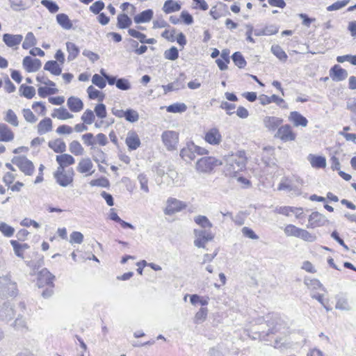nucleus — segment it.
Segmentation results:
<instances>
[{
    "instance_id": "obj_42",
    "label": "nucleus",
    "mask_w": 356,
    "mask_h": 356,
    "mask_svg": "<svg viewBox=\"0 0 356 356\" xmlns=\"http://www.w3.org/2000/svg\"><path fill=\"white\" fill-rule=\"evenodd\" d=\"M194 221L196 224L200 225L202 229H211L213 224L210 222L208 218L205 216H197L194 218Z\"/></svg>"
},
{
    "instance_id": "obj_8",
    "label": "nucleus",
    "mask_w": 356,
    "mask_h": 356,
    "mask_svg": "<svg viewBox=\"0 0 356 356\" xmlns=\"http://www.w3.org/2000/svg\"><path fill=\"white\" fill-rule=\"evenodd\" d=\"M329 222L325 216L318 211H314L309 216L307 227L314 229L324 226L329 223Z\"/></svg>"
},
{
    "instance_id": "obj_23",
    "label": "nucleus",
    "mask_w": 356,
    "mask_h": 356,
    "mask_svg": "<svg viewBox=\"0 0 356 356\" xmlns=\"http://www.w3.org/2000/svg\"><path fill=\"white\" fill-rule=\"evenodd\" d=\"M23 39L20 34L13 35L10 33H5L3 35V41L9 47H13L19 44Z\"/></svg>"
},
{
    "instance_id": "obj_26",
    "label": "nucleus",
    "mask_w": 356,
    "mask_h": 356,
    "mask_svg": "<svg viewBox=\"0 0 356 356\" xmlns=\"http://www.w3.org/2000/svg\"><path fill=\"white\" fill-rule=\"evenodd\" d=\"M14 138V134L8 126L4 123H0V141L9 142Z\"/></svg>"
},
{
    "instance_id": "obj_12",
    "label": "nucleus",
    "mask_w": 356,
    "mask_h": 356,
    "mask_svg": "<svg viewBox=\"0 0 356 356\" xmlns=\"http://www.w3.org/2000/svg\"><path fill=\"white\" fill-rule=\"evenodd\" d=\"M24 69L28 72H34L39 70L42 63L38 58H32L31 56H25L22 61Z\"/></svg>"
},
{
    "instance_id": "obj_59",
    "label": "nucleus",
    "mask_w": 356,
    "mask_h": 356,
    "mask_svg": "<svg viewBox=\"0 0 356 356\" xmlns=\"http://www.w3.org/2000/svg\"><path fill=\"white\" fill-rule=\"evenodd\" d=\"M83 241V235L81 232L74 231L70 236V243L71 244L77 243L81 244Z\"/></svg>"
},
{
    "instance_id": "obj_18",
    "label": "nucleus",
    "mask_w": 356,
    "mask_h": 356,
    "mask_svg": "<svg viewBox=\"0 0 356 356\" xmlns=\"http://www.w3.org/2000/svg\"><path fill=\"white\" fill-rule=\"evenodd\" d=\"M185 74L184 73H181L179 76L172 83H168L166 86H163V88L164 90L165 93L172 90H178L181 88H184V79Z\"/></svg>"
},
{
    "instance_id": "obj_52",
    "label": "nucleus",
    "mask_w": 356,
    "mask_h": 356,
    "mask_svg": "<svg viewBox=\"0 0 356 356\" xmlns=\"http://www.w3.org/2000/svg\"><path fill=\"white\" fill-rule=\"evenodd\" d=\"M124 118L127 121L134 123L138 120V113L131 108H128L125 111Z\"/></svg>"
},
{
    "instance_id": "obj_57",
    "label": "nucleus",
    "mask_w": 356,
    "mask_h": 356,
    "mask_svg": "<svg viewBox=\"0 0 356 356\" xmlns=\"http://www.w3.org/2000/svg\"><path fill=\"white\" fill-rule=\"evenodd\" d=\"M298 238L310 243L314 242L317 239V237L315 234H312L303 229H301Z\"/></svg>"
},
{
    "instance_id": "obj_22",
    "label": "nucleus",
    "mask_w": 356,
    "mask_h": 356,
    "mask_svg": "<svg viewBox=\"0 0 356 356\" xmlns=\"http://www.w3.org/2000/svg\"><path fill=\"white\" fill-rule=\"evenodd\" d=\"M11 8L15 11L24 10L33 4L34 0H8Z\"/></svg>"
},
{
    "instance_id": "obj_1",
    "label": "nucleus",
    "mask_w": 356,
    "mask_h": 356,
    "mask_svg": "<svg viewBox=\"0 0 356 356\" xmlns=\"http://www.w3.org/2000/svg\"><path fill=\"white\" fill-rule=\"evenodd\" d=\"M266 325L268 329L266 332L264 330L254 332L253 339H259L262 341H270L269 339L272 335L279 332L282 327L280 323V319L277 315H273L270 318L267 316Z\"/></svg>"
},
{
    "instance_id": "obj_48",
    "label": "nucleus",
    "mask_w": 356,
    "mask_h": 356,
    "mask_svg": "<svg viewBox=\"0 0 356 356\" xmlns=\"http://www.w3.org/2000/svg\"><path fill=\"white\" fill-rule=\"evenodd\" d=\"M69 149L71 153L76 156L83 155L84 152L83 147L77 140H73L70 143Z\"/></svg>"
},
{
    "instance_id": "obj_61",
    "label": "nucleus",
    "mask_w": 356,
    "mask_h": 356,
    "mask_svg": "<svg viewBox=\"0 0 356 356\" xmlns=\"http://www.w3.org/2000/svg\"><path fill=\"white\" fill-rule=\"evenodd\" d=\"M301 228L297 227L293 225H288L285 229L284 232L287 236H293L299 237Z\"/></svg>"
},
{
    "instance_id": "obj_3",
    "label": "nucleus",
    "mask_w": 356,
    "mask_h": 356,
    "mask_svg": "<svg viewBox=\"0 0 356 356\" xmlns=\"http://www.w3.org/2000/svg\"><path fill=\"white\" fill-rule=\"evenodd\" d=\"M18 293L16 282L11 280L9 275L0 277V296L14 297Z\"/></svg>"
},
{
    "instance_id": "obj_37",
    "label": "nucleus",
    "mask_w": 356,
    "mask_h": 356,
    "mask_svg": "<svg viewBox=\"0 0 356 356\" xmlns=\"http://www.w3.org/2000/svg\"><path fill=\"white\" fill-rule=\"evenodd\" d=\"M66 47L68 52L67 60L69 61L74 60L79 55V47L74 43L71 42H66Z\"/></svg>"
},
{
    "instance_id": "obj_9",
    "label": "nucleus",
    "mask_w": 356,
    "mask_h": 356,
    "mask_svg": "<svg viewBox=\"0 0 356 356\" xmlns=\"http://www.w3.org/2000/svg\"><path fill=\"white\" fill-rule=\"evenodd\" d=\"M275 137L284 142H288L295 140L296 134L293 131L291 125L284 124L278 128Z\"/></svg>"
},
{
    "instance_id": "obj_15",
    "label": "nucleus",
    "mask_w": 356,
    "mask_h": 356,
    "mask_svg": "<svg viewBox=\"0 0 356 356\" xmlns=\"http://www.w3.org/2000/svg\"><path fill=\"white\" fill-rule=\"evenodd\" d=\"M15 316L13 305L9 302H4L0 307V321H8Z\"/></svg>"
},
{
    "instance_id": "obj_19",
    "label": "nucleus",
    "mask_w": 356,
    "mask_h": 356,
    "mask_svg": "<svg viewBox=\"0 0 356 356\" xmlns=\"http://www.w3.org/2000/svg\"><path fill=\"white\" fill-rule=\"evenodd\" d=\"M221 134L216 128L209 130L204 136L206 142L213 145H218L221 142Z\"/></svg>"
},
{
    "instance_id": "obj_47",
    "label": "nucleus",
    "mask_w": 356,
    "mask_h": 356,
    "mask_svg": "<svg viewBox=\"0 0 356 356\" xmlns=\"http://www.w3.org/2000/svg\"><path fill=\"white\" fill-rule=\"evenodd\" d=\"M187 106L184 103H175L166 108V111L169 113H177L185 112Z\"/></svg>"
},
{
    "instance_id": "obj_36",
    "label": "nucleus",
    "mask_w": 356,
    "mask_h": 356,
    "mask_svg": "<svg viewBox=\"0 0 356 356\" xmlns=\"http://www.w3.org/2000/svg\"><path fill=\"white\" fill-rule=\"evenodd\" d=\"M19 95L29 99H32L35 95L34 87L22 84L19 88Z\"/></svg>"
},
{
    "instance_id": "obj_54",
    "label": "nucleus",
    "mask_w": 356,
    "mask_h": 356,
    "mask_svg": "<svg viewBox=\"0 0 356 356\" xmlns=\"http://www.w3.org/2000/svg\"><path fill=\"white\" fill-rule=\"evenodd\" d=\"M89 184L91 186H100L104 188H108L110 186L108 179L104 177H102L96 179H92L90 181Z\"/></svg>"
},
{
    "instance_id": "obj_64",
    "label": "nucleus",
    "mask_w": 356,
    "mask_h": 356,
    "mask_svg": "<svg viewBox=\"0 0 356 356\" xmlns=\"http://www.w3.org/2000/svg\"><path fill=\"white\" fill-rule=\"evenodd\" d=\"M207 308H200L195 316L194 322L197 324L202 323L207 318Z\"/></svg>"
},
{
    "instance_id": "obj_4",
    "label": "nucleus",
    "mask_w": 356,
    "mask_h": 356,
    "mask_svg": "<svg viewBox=\"0 0 356 356\" xmlns=\"http://www.w3.org/2000/svg\"><path fill=\"white\" fill-rule=\"evenodd\" d=\"M245 159L243 157L237 160L234 157L229 156L226 159L225 172L226 175L235 177L238 172L242 171L245 168Z\"/></svg>"
},
{
    "instance_id": "obj_45",
    "label": "nucleus",
    "mask_w": 356,
    "mask_h": 356,
    "mask_svg": "<svg viewBox=\"0 0 356 356\" xmlns=\"http://www.w3.org/2000/svg\"><path fill=\"white\" fill-rule=\"evenodd\" d=\"M232 59L234 64L241 69L246 66L247 62L240 51L234 52L232 56Z\"/></svg>"
},
{
    "instance_id": "obj_5",
    "label": "nucleus",
    "mask_w": 356,
    "mask_h": 356,
    "mask_svg": "<svg viewBox=\"0 0 356 356\" xmlns=\"http://www.w3.org/2000/svg\"><path fill=\"white\" fill-rule=\"evenodd\" d=\"M11 162L16 165L25 175L31 176L33 175L35 167L33 162L26 156H14Z\"/></svg>"
},
{
    "instance_id": "obj_16",
    "label": "nucleus",
    "mask_w": 356,
    "mask_h": 356,
    "mask_svg": "<svg viewBox=\"0 0 356 356\" xmlns=\"http://www.w3.org/2000/svg\"><path fill=\"white\" fill-rule=\"evenodd\" d=\"M259 100L260 104L263 106L270 104L272 102H275L277 105L284 108H287V105L282 106V104H284V100L282 98L279 97L277 95H273L270 97H268L263 94L259 97Z\"/></svg>"
},
{
    "instance_id": "obj_31",
    "label": "nucleus",
    "mask_w": 356,
    "mask_h": 356,
    "mask_svg": "<svg viewBox=\"0 0 356 356\" xmlns=\"http://www.w3.org/2000/svg\"><path fill=\"white\" fill-rule=\"evenodd\" d=\"M52 129V121L49 118H45L38 124V133L40 135L44 134Z\"/></svg>"
},
{
    "instance_id": "obj_62",
    "label": "nucleus",
    "mask_w": 356,
    "mask_h": 356,
    "mask_svg": "<svg viewBox=\"0 0 356 356\" xmlns=\"http://www.w3.org/2000/svg\"><path fill=\"white\" fill-rule=\"evenodd\" d=\"M105 4L104 3L101 1H96L94 2L89 8V10L92 13L97 15L101 13L100 12L104 8Z\"/></svg>"
},
{
    "instance_id": "obj_46",
    "label": "nucleus",
    "mask_w": 356,
    "mask_h": 356,
    "mask_svg": "<svg viewBox=\"0 0 356 356\" xmlns=\"http://www.w3.org/2000/svg\"><path fill=\"white\" fill-rule=\"evenodd\" d=\"M193 232L195 238H204L206 240H213L214 238V235L207 229H195Z\"/></svg>"
},
{
    "instance_id": "obj_11",
    "label": "nucleus",
    "mask_w": 356,
    "mask_h": 356,
    "mask_svg": "<svg viewBox=\"0 0 356 356\" xmlns=\"http://www.w3.org/2000/svg\"><path fill=\"white\" fill-rule=\"evenodd\" d=\"M348 72L339 65H334L330 70V76L332 81L339 82L348 77Z\"/></svg>"
},
{
    "instance_id": "obj_53",
    "label": "nucleus",
    "mask_w": 356,
    "mask_h": 356,
    "mask_svg": "<svg viewBox=\"0 0 356 356\" xmlns=\"http://www.w3.org/2000/svg\"><path fill=\"white\" fill-rule=\"evenodd\" d=\"M164 57L165 59L170 60H175L179 58V51L177 48L172 46L169 49H167L164 52Z\"/></svg>"
},
{
    "instance_id": "obj_20",
    "label": "nucleus",
    "mask_w": 356,
    "mask_h": 356,
    "mask_svg": "<svg viewBox=\"0 0 356 356\" xmlns=\"http://www.w3.org/2000/svg\"><path fill=\"white\" fill-rule=\"evenodd\" d=\"M289 120L295 127H305L308 124L307 119L298 111H291L289 116Z\"/></svg>"
},
{
    "instance_id": "obj_14",
    "label": "nucleus",
    "mask_w": 356,
    "mask_h": 356,
    "mask_svg": "<svg viewBox=\"0 0 356 356\" xmlns=\"http://www.w3.org/2000/svg\"><path fill=\"white\" fill-rule=\"evenodd\" d=\"M282 122V118L275 116H266L263 120L264 127L270 131L278 129Z\"/></svg>"
},
{
    "instance_id": "obj_27",
    "label": "nucleus",
    "mask_w": 356,
    "mask_h": 356,
    "mask_svg": "<svg viewBox=\"0 0 356 356\" xmlns=\"http://www.w3.org/2000/svg\"><path fill=\"white\" fill-rule=\"evenodd\" d=\"M67 105L69 109L74 113L79 112L83 108V103L81 99L73 96L68 98Z\"/></svg>"
},
{
    "instance_id": "obj_32",
    "label": "nucleus",
    "mask_w": 356,
    "mask_h": 356,
    "mask_svg": "<svg viewBox=\"0 0 356 356\" xmlns=\"http://www.w3.org/2000/svg\"><path fill=\"white\" fill-rule=\"evenodd\" d=\"M181 8V6L177 1L174 0H167L165 1L163 10L166 14H169L171 13L177 12L180 10Z\"/></svg>"
},
{
    "instance_id": "obj_50",
    "label": "nucleus",
    "mask_w": 356,
    "mask_h": 356,
    "mask_svg": "<svg viewBox=\"0 0 356 356\" xmlns=\"http://www.w3.org/2000/svg\"><path fill=\"white\" fill-rule=\"evenodd\" d=\"M4 120L13 127L19 126L17 116L12 109H8L6 111V116L4 117Z\"/></svg>"
},
{
    "instance_id": "obj_21",
    "label": "nucleus",
    "mask_w": 356,
    "mask_h": 356,
    "mask_svg": "<svg viewBox=\"0 0 356 356\" xmlns=\"http://www.w3.org/2000/svg\"><path fill=\"white\" fill-rule=\"evenodd\" d=\"M307 160L314 168L320 169L326 167V159L325 156L310 154Z\"/></svg>"
},
{
    "instance_id": "obj_35",
    "label": "nucleus",
    "mask_w": 356,
    "mask_h": 356,
    "mask_svg": "<svg viewBox=\"0 0 356 356\" xmlns=\"http://www.w3.org/2000/svg\"><path fill=\"white\" fill-rule=\"evenodd\" d=\"M49 147L56 153H63L66 151V145L60 139L51 140L48 143Z\"/></svg>"
},
{
    "instance_id": "obj_55",
    "label": "nucleus",
    "mask_w": 356,
    "mask_h": 356,
    "mask_svg": "<svg viewBox=\"0 0 356 356\" xmlns=\"http://www.w3.org/2000/svg\"><path fill=\"white\" fill-rule=\"evenodd\" d=\"M95 113V115L97 118L104 119L106 117L107 112H106V105L103 103L97 104L94 109V111Z\"/></svg>"
},
{
    "instance_id": "obj_58",
    "label": "nucleus",
    "mask_w": 356,
    "mask_h": 356,
    "mask_svg": "<svg viewBox=\"0 0 356 356\" xmlns=\"http://www.w3.org/2000/svg\"><path fill=\"white\" fill-rule=\"evenodd\" d=\"M95 118L94 112L90 109H86L81 116V120L85 124H91Z\"/></svg>"
},
{
    "instance_id": "obj_17",
    "label": "nucleus",
    "mask_w": 356,
    "mask_h": 356,
    "mask_svg": "<svg viewBox=\"0 0 356 356\" xmlns=\"http://www.w3.org/2000/svg\"><path fill=\"white\" fill-rule=\"evenodd\" d=\"M125 143L129 151L138 149L141 143L138 134L135 131H129L125 140Z\"/></svg>"
},
{
    "instance_id": "obj_28",
    "label": "nucleus",
    "mask_w": 356,
    "mask_h": 356,
    "mask_svg": "<svg viewBox=\"0 0 356 356\" xmlns=\"http://www.w3.org/2000/svg\"><path fill=\"white\" fill-rule=\"evenodd\" d=\"M57 23L65 30H70L73 28L72 21L70 19L68 15L65 13H59L56 15Z\"/></svg>"
},
{
    "instance_id": "obj_25",
    "label": "nucleus",
    "mask_w": 356,
    "mask_h": 356,
    "mask_svg": "<svg viewBox=\"0 0 356 356\" xmlns=\"http://www.w3.org/2000/svg\"><path fill=\"white\" fill-rule=\"evenodd\" d=\"M154 12L152 9H147L136 15L134 17L136 24L147 23L151 21L153 17Z\"/></svg>"
},
{
    "instance_id": "obj_38",
    "label": "nucleus",
    "mask_w": 356,
    "mask_h": 356,
    "mask_svg": "<svg viewBox=\"0 0 356 356\" xmlns=\"http://www.w3.org/2000/svg\"><path fill=\"white\" fill-rule=\"evenodd\" d=\"M305 284L308 287V289H311L312 292L315 290L321 289L323 291H325V287L320 282V281L317 279H307L305 278L304 280Z\"/></svg>"
},
{
    "instance_id": "obj_56",
    "label": "nucleus",
    "mask_w": 356,
    "mask_h": 356,
    "mask_svg": "<svg viewBox=\"0 0 356 356\" xmlns=\"http://www.w3.org/2000/svg\"><path fill=\"white\" fill-rule=\"evenodd\" d=\"M12 325L17 330L23 331L24 330H27L26 323L21 314L18 315V317L15 319Z\"/></svg>"
},
{
    "instance_id": "obj_40",
    "label": "nucleus",
    "mask_w": 356,
    "mask_h": 356,
    "mask_svg": "<svg viewBox=\"0 0 356 356\" xmlns=\"http://www.w3.org/2000/svg\"><path fill=\"white\" fill-rule=\"evenodd\" d=\"M271 52L281 61L286 62L288 56L282 47L278 44H273L271 47Z\"/></svg>"
},
{
    "instance_id": "obj_10",
    "label": "nucleus",
    "mask_w": 356,
    "mask_h": 356,
    "mask_svg": "<svg viewBox=\"0 0 356 356\" xmlns=\"http://www.w3.org/2000/svg\"><path fill=\"white\" fill-rule=\"evenodd\" d=\"M55 276L47 268H43L38 274L37 284L39 287H42L44 285L54 287L53 282Z\"/></svg>"
},
{
    "instance_id": "obj_44",
    "label": "nucleus",
    "mask_w": 356,
    "mask_h": 356,
    "mask_svg": "<svg viewBox=\"0 0 356 356\" xmlns=\"http://www.w3.org/2000/svg\"><path fill=\"white\" fill-rule=\"evenodd\" d=\"M337 303L335 305V308L337 309L341 310H346L348 311L350 309V306L349 305V303L348 302V300L346 298L341 295H338L337 296Z\"/></svg>"
},
{
    "instance_id": "obj_13",
    "label": "nucleus",
    "mask_w": 356,
    "mask_h": 356,
    "mask_svg": "<svg viewBox=\"0 0 356 356\" xmlns=\"http://www.w3.org/2000/svg\"><path fill=\"white\" fill-rule=\"evenodd\" d=\"M180 156L186 162H191L195 159V145L193 142L187 143L186 146L180 151Z\"/></svg>"
},
{
    "instance_id": "obj_30",
    "label": "nucleus",
    "mask_w": 356,
    "mask_h": 356,
    "mask_svg": "<svg viewBox=\"0 0 356 356\" xmlns=\"http://www.w3.org/2000/svg\"><path fill=\"white\" fill-rule=\"evenodd\" d=\"M274 149L271 147H266L263 149L261 161L266 165L274 164L273 161Z\"/></svg>"
},
{
    "instance_id": "obj_60",
    "label": "nucleus",
    "mask_w": 356,
    "mask_h": 356,
    "mask_svg": "<svg viewBox=\"0 0 356 356\" xmlns=\"http://www.w3.org/2000/svg\"><path fill=\"white\" fill-rule=\"evenodd\" d=\"M0 232L6 237H10L14 234L15 229L6 222L0 223Z\"/></svg>"
},
{
    "instance_id": "obj_29",
    "label": "nucleus",
    "mask_w": 356,
    "mask_h": 356,
    "mask_svg": "<svg viewBox=\"0 0 356 356\" xmlns=\"http://www.w3.org/2000/svg\"><path fill=\"white\" fill-rule=\"evenodd\" d=\"M44 70L49 71L51 74L55 76H58L62 72V68L57 61L53 60H49L44 64Z\"/></svg>"
},
{
    "instance_id": "obj_34",
    "label": "nucleus",
    "mask_w": 356,
    "mask_h": 356,
    "mask_svg": "<svg viewBox=\"0 0 356 356\" xmlns=\"http://www.w3.org/2000/svg\"><path fill=\"white\" fill-rule=\"evenodd\" d=\"M56 161L59 165H63L65 167H67L75 163V159L72 155L63 153L60 155L56 156Z\"/></svg>"
},
{
    "instance_id": "obj_24",
    "label": "nucleus",
    "mask_w": 356,
    "mask_h": 356,
    "mask_svg": "<svg viewBox=\"0 0 356 356\" xmlns=\"http://www.w3.org/2000/svg\"><path fill=\"white\" fill-rule=\"evenodd\" d=\"M74 170L72 168L68 170L66 173L58 176L56 179V182L63 187H67L73 182Z\"/></svg>"
},
{
    "instance_id": "obj_41",
    "label": "nucleus",
    "mask_w": 356,
    "mask_h": 356,
    "mask_svg": "<svg viewBox=\"0 0 356 356\" xmlns=\"http://www.w3.org/2000/svg\"><path fill=\"white\" fill-rule=\"evenodd\" d=\"M55 111L56 112V113H52L51 116L53 118H57L58 119L61 120L70 119L73 117V115L70 113L64 107L56 108L55 109Z\"/></svg>"
},
{
    "instance_id": "obj_51",
    "label": "nucleus",
    "mask_w": 356,
    "mask_h": 356,
    "mask_svg": "<svg viewBox=\"0 0 356 356\" xmlns=\"http://www.w3.org/2000/svg\"><path fill=\"white\" fill-rule=\"evenodd\" d=\"M41 4L51 13H56L59 10L58 5L52 0H42Z\"/></svg>"
},
{
    "instance_id": "obj_39",
    "label": "nucleus",
    "mask_w": 356,
    "mask_h": 356,
    "mask_svg": "<svg viewBox=\"0 0 356 356\" xmlns=\"http://www.w3.org/2000/svg\"><path fill=\"white\" fill-rule=\"evenodd\" d=\"M92 166L93 164L90 159H82L78 164L77 170L80 173H86L92 169Z\"/></svg>"
},
{
    "instance_id": "obj_49",
    "label": "nucleus",
    "mask_w": 356,
    "mask_h": 356,
    "mask_svg": "<svg viewBox=\"0 0 356 356\" xmlns=\"http://www.w3.org/2000/svg\"><path fill=\"white\" fill-rule=\"evenodd\" d=\"M37 43L36 39L32 32H29L25 37V39L22 43V48L24 49H29L31 47L35 46Z\"/></svg>"
},
{
    "instance_id": "obj_6",
    "label": "nucleus",
    "mask_w": 356,
    "mask_h": 356,
    "mask_svg": "<svg viewBox=\"0 0 356 356\" xmlns=\"http://www.w3.org/2000/svg\"><path fill=\"white\" fill-rule=\"evenodd\" d=\"M162 141L169 151L177 149L179 143V134L175 131H165L161 135Z\"/></svg>"
},
{
    "instance_id": "obj_33",
    "label": "nucleus",
    "mask_w": 356,
    "mask_h": 356,
    "mask_svg": "<svg viewBox=\"0 0 356 356\" xmlns=\"http://www.w3.org/2000/svg\"><path fill=\"white\" fill-rule=\"evenodd\" d=\"M132 24L131 19L125 13H120L117 17V26L120 29L129 28Z\"/></svg>"
},
{
    "instance_id": "obj_2",
    "label": "nucleus",
    "mask_w": 356,
    "mask_h": 356,
    "mask_svg": "<svg viewBox=\"0 0 356 356\" xmlns=\"http://www.w3.org/2000/svg\"><path fill=\"white\" fill-rule=\"evenodd\" d=\"M222 164V161L216 157L204 156L197 160L195 169L200 173H211L215 168Z\"/></svg>"
},
{
    "instance_id": "obj_7",
    "label": "nucleus",
    "mask_w": 356,
    "mask_h": 356,
    "mask_svg": "<svg viewBox=\"0 0 356 356\" xmlns=\"http://www.w3.org/2000/svg\"><path fill=\"white\" fill-rule=\"evenodd\" d=\"M166 207L164 209V213L171 216L175 213L179 212L186 207V204L174 197H169L166 202Z\"/></svg>"
},
{
    "instance_id": "obj_63",
    "label": "nucleus",
    "mask_w": 356,
    "mask_h": 356,
    "mask_svg": "<svg viewBox=\"0 0 356 356\" xmlns=\"http://www.w3.org/2000/svg\"><path fill=\"white\" fill-rule=\"evenodd\" d=\"M115 86L121 90H128L131 88L130 82L125 78H118Z\"/></svg>"
},
{
    "instance_id": "obj_43",
    "label": "nucleus",
    "mask_w": 356,
    "mask_h": 356,
    "mask_svg": "<svg viewBox=\"0 0 356 356\" xmlns=\"http://www.w3.org/2000/svg\"><path fill=\"white\" fill-rule=\"evenodd\" d=\"M88 97L90 99H97L99 102H102L104 98V95L99 90L95 88L92 86H90L87 88Z\"/></svg>"
}]
</instances>
